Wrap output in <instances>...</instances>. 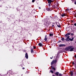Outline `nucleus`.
<instances>
[{"mask_svg": "<svg viewBox=\"0 0 76 76\" xmlns=\"http://www.w3.org/2000/svg\"><path fill=\"white\" fill-rule=\"evenodd\" d=\"M72 46H69L66 47L65 48V50L66 51H68V50H69V51H74L73 50L74 49V48Z\"/></svg>", "mask_w": 76, "mask_h": 76, "instance_id": "1", "label": "nucleus"}, {"mask_svg": "<svg viewBox=\"0 0 76 76\" xmlns=\"http://www.w3.org/2000/svg\"><path fill=\"white\" fill-rule=\"evenodd\" d=\"M67 37L66 39H65V40L66 41H73V39H74V37H72V39H71L70 38V37L69 36H67Z\"/></svg>", "mask_w": 76, "mask_h": 76, "instance_id": "2", "label": "nucleus"}, {"mask_svg": "<svg viewBox=\"0 0 76 76\" xmlns=\"http://www.w3.org/2000/svg\"><path fill=\"white\" fill-rule=\"evenodd\" d=\"M57 63V60H53L52 62H51V66L54 64Z\"/></svg>", "mask_w": 76, "mask_h": 76, "instance_id": "3", "label": "nucleus"}, {"mask_svg": "<svg viewBox=\"0 0 76 76\" xmlns=\"http://www.w3.org/2000/svg\"><path fill=\"white\" fill-rule=\"evenodd\" d=\"M49 22L48 21V20L46 21V24H45V26H48L49 25H50V24Z\"/></svg>", "mask_w": 76, "mask_h": 76, "instance_id": "4", "label": "nucleus"}, {"mask_svg": "<svg viewBox=\"0 0 76 76\" xmlns=\"http://www.w3.org/2000/svg\"><path fill=\"white\" fill-rule=\"evenodd\" d=\"M38 45L40 47H43V46H44V45H42V43L40 42L38 44Z\"/></svg>", "mask_w": 76, "mask_h": 76, "instance_id": "5", "label": "nucleus"}, {"mask_svg": "<svg viewBox=\"0 0 76 76\" xmlns=\"http://www.w3.org/2000/svg\"><path fill=\"white\" fill-rule=\"evenodd\" d=\"M46 10L47 11H51L53 9L51 8H47L46 9Z\"/></svg>", "mask_w": 76, "mask_h": 76, "instance_id": "6", "label": "nucleus"}, {"mask_svg": "<svg viewBox=\"0 0 76 76\" xmlns=\"http://www.w3.org/2000/svg\"><path fill=\"white\" fill-rule=\"evenodd\" d=\"M59 46V47H66V45L64 44H60Z\"/></svg>", "mask_w": 76, "mask_h": 76, "instance_id": "7", "label": "nucleus"}, {"mask_svg": "<svg viewBox=\"0 0 76 76\" xmlns=\"http://www.w3.org/2000/svg\"><path fill=\"white\" fill-rule=\"evenodd\" d=\"M60 57V56H58V55H57L56 56V59L55 60H56V61H57V60H58V58H59Z\"/></svg>", "mask_w": 76, "mask_h": 76, "instance_id": "8", "label": "nucleus"}, {"mask_svg": "<svg viewBox=\"0 0 76 76\" xmlns=\"http://www.w3.org/2000/svg\"><path fill=\"white\" fill-rule=\"evenodd\" d=\"M25 57L27 59L28 58V53H26L25 54Z\"/></svg>", "mask_w": 76, "mask_h": 76, "instance_id": "9", "label": "nucleus"}, {"mask_svg": "<svg viewBox=\"0 0 76 76\" xmlns=\"http://www.w3.org/2000/svg\"><path fill=\"white\" fill-rule=\"evenodd\" d=\"M54 18V21H56V20H57L58 19V17H57L56 16H55Z\"/></svg>", "mask_w": 76, "mask_h": 76, "instance_id": "10", "label": "nucleus"}, {"mask_svg": "<svg viewBox=\"0 0 76 76\" xmlns=\"http://www.w3.org/2000/svg\"><path fill=\"white\" fill-rule=\"evenodd\" d=\"M69 74L71 75V76H73V71H71L69 72Z\"/></svg>", "mask_w": 76, "mask_h": 76, "instance_id": "11", "label": "nucleus"}, {"mask_svg": "<svg viewBox=\"0 0 76 76\" xmlns=\"http://www.w3.org/2000/svg\"><path fill=\"white\" fill-rule=\"evenodd\" d=\"M70 35V33H67L65 35V37H68V36Z\"/></svg>", "mask_w": 76, "mask_h": 76, "instance_id": "12", "label": "nucleus"}, {"mask_svg": "<svg viewBox=\"0 0 76 76\" xmlns=\"http://www.w3.org/2000/svg\"><path fill=\"white\" fill-rule=\"evenodd\" d=\"M56 25H57V26H58V27L59 28L60 27V23H58V24L56 23Z\"/></svg>", "mask_w": 76, "mask_h": 76, "instance_id": "13", "label": "nucleus"}, {"mask_svg": "<svg viewBox=\"0 0 76 76\" xmlns=\"http://www.w3.org/2000/svg\"><path fill=\"white\" fill-rule=\"evenodd\" d=\"M66 16V13H64L61 15L62 17H64V16Z\"/></svg>", "mask_w": 76, "mask_h": 76, "instance_id": "14", "label": "nucleus"}, {"mask_svg": "<svg viewBox=\"0 0 76 76\" xmlns=\"http://www.w3.org/2000/svg\"><path fill=\"white\" fill-rule=\"evenodd\" d=\"M44 40L45 41H47V35H46L45 36V38L44 39Z\"/></svg>", "mask_w": 76, "mask_h": 76, "instance_id": "15", "label": "nucleus"}, {"mask_svg": "<svg viewBox=\"0 0 76 76\" xmlns=\"http://www.w3.org/2000/svg\"><path fill=\"white\" fill-rule=\"evenodd\" d=\"M31 53H34V50H33V49H31Z\"/></svg>", "mask_w": 76, "mask_h": 76, "instance_id": "16", "label": "nucleus"}, {"mask_svg": "<svg viewBox=\"0 0 76 76\" xmlns=\"http://www.w3.org/2000/svg\"><path fill=\"white\" fill-rule=\"evenodd\" d=\"M54 17H51V20H52V21H53V20H54Z\"/></svg>", "mask_w": 76, "mask_h": 76, "instance_id": "17", "label": "nucleus"}, {"mask_svg": "<svg viewBox=\"0 0 76 76\" xmlns=\"http://www.w3.org/2000/svg\"><path fill=\"white\" fill-rule=\"evenodd\" d=\"M51 69H53L54 70H56V68H54V67H53V66H51Z\"/></svg>", "mask_w": 76, "mask_h": 76, "instance_id": "18", "label": "nucleus"}, {"mask_svg": "<svg viewBox=\"0 0 76 76\" xmlns=\"http://www.w3.org/2000/svg\"><path fill=\"white\" fill-rule=\"evenodd\" d=\"M55 74L56 75V76H58V75H59V72H57L55 73Z\"/></svg>", "mask_w": 76, "mask_h": 76, "instance_id": "19", "label": "nucleus"}, {"mask_svg": "<svg viewBox=\"0 0 76 76\" xmlns=\"http://www.w3.org/2000/svg\"><path fill=\"white\" fill-rule=\"evenodd\" d=\"M63 75L61 73L59 74V75H58V76H62Z\"/></svg>", "mask_w": 76, "mask_h": 76, "instance_id": "20", "label": "nucleus"}, {"mask_svg": "<svg viewBox=\"0 0 76 76\" xmlns=\"http://www.w3.org/2000/svg\"><path fill=\"white\" fill-rule=\"evenodd\" d=\"M61 40H62V41H64V37L62 38V39H61Z\"/></svg>", "mask_w": 76, "mask_h": 76, "instance_id": "21", "label": "nucleus"}, {"mask_svg": "<svg viewBox=\"0 0 76 76\" xmlns=\"http://www.w3.org/2000/svg\"><path fill=\"white\" fill-rule=\"evenodd\" d=\"M53 35H54L53 34H50V37H51L52 36H53Z\"/></svg>", "mask_w": 76, "mask_h": 76, "instance_id": "22", "label": "nucleus"}, {"mask_svg": "<svg viewBox=\"0 0 76 76\" xmlns=\"http://www.w3.org/2000/svg\"><path fill=\"white\" fill-rule=\"evenodd\" d=\"M71 36H73L74 35H75V34L72 33L71 34H70Z\"/></svg>", "mask_w": 76, "mask_h": 76, "instance_id": "23", "label": "nucleus"}, {"mask_svg": "<svg viewBox=\"0 0 76 76\" xmlns=\"http://www.w3.org/2000/svg\"><path fill=\"white\" fill-rule=\"evenodd\" d=\"M52 7L53 8H54V9L56 8V6H55V5H52Z\"/></svg>", "mask_w": 76, "mask_h": 76, "instance_id": "24", "label": "nucleus"}, {"mask_svg": "<svg viewBox=\"0 0 76 76\" xmlns=\"http://www.w3.org/2000/svg\"><path fill=\"white\" fill-rule=\"evenodd\" d=\"M50 72H51V73H53V71L52 70H50Z\"/></svg>", "mask_w": 76, "mask_h": 76, "instance_id": "25", "label": "nucleus"}, {"mask_svg": "<svg viewBox=\"0 0 76 76\" xmlns=\"http://www.w3.org/2000/svg\"><path fill=\"white\" fill-rule=\"evenodd\" d=\"M10 76H15V75H12V74H11Z\"/></svg>", "mask_w": 76, "mask_h": 76, "instance_id": "26", "label": "nucleus"}, {"mask_svg": "<svg viewBox=\"0 0 76 76\" xmlns=\"http://www.w3.org/2000/svg\"><path fill=\"white\" fill-rule=\"evenodd\" d=\"M33 48H34V49H36V48H36V47L34 46H33Z\"/></svg>", "mask_w": 76, "mask_h": 76, "instance_id": "27", "label": "nucleus"}, {"mask_svg": "<svg viewBox=\"0 0 76 76\" xmlns=\"http://www.w3.org/2000/svg\"><path fill=\"white\" fill-rule=\"evenodd\" d=\"M66 11H68V12H69V8H67L66 9Z\"/></svg>", "mask_w": 76, "mask_h": 76, "instance_id": "28", "label": "nucleus"}, {"mask_svg": "<svg viewBox=\"0 0 76 76\" xmlns=\"http://www.w3.org/2000/svg\"><path fill=\"white\" fill-rule=\"evenodd\" d=\"M34 1H35V0H32V3H34Z\"/></svg>", "mask_w": 76, "mask_h": 76, "instance_id": "29", "label": "nucleus"}, {"mask_svg": "<svg viewBox=\"0 0 76 76\" xmlns=\"http://www.w3.org/2000/svg\"><path fill=\"white\" fill-rule=\"evenodd\" d=\"M49 3V6H51V5H50L51 3Z\"/></svg>", "mask_w": 76, "mask_h": 76, "instance_id": "30", "label": "nucleus"}, {"mask_svg": "<svg viewBox=\"0 0 76 76\" xmlns=\"http://www.w3.org/2000/svg\"><path fill=\"white\" fill-rule=\"evenodd\" d=\"M25 68H24V67H23V68H22V69H23V70H24V69H25Z\"/></svg>", "mask_w": 76, "mask_h": 76, "instance_id": "31", "label": "nucleus"}, {"mask_svg": "<svg viewBox=\"0 0 76 76\" xmlns=\"http://www.w3.org/2000/svg\"><path fill=\"white\" fill-rule=\"evenodd\" d=\"M74 25L75 26H76V23H75L74 24Z\"/></svg>", "mask_w": 76, "mask_h": 76, "instance_id": "32", "label": "nucleus"}, {"mask_svg": "<svg viewBox=\"0 0 76 76\" xmlns=\"http://www.w3.org/2000/svg\"><path fill=\"white\" fill-rule=\"evenodd\" d=\"M54 25H53L52 26V27H54Z\"/></svg>", "mask_w": 76, "mask_h": 76, "instance_id": "33", "label": "nucleus"}, {"mask_svg": "<svg viewBox=\"0 0 76 76\" xmlns=\"http://www.w3.org/2000/svg\"><path fill=\"white\" fill-rule=\"evenodd\" d=\"M74 4H76V1H75V2H74Z\"/></svg>", "mask_w": 76, "mask_h": 76, "instance_id": "34", "label": "nucleus"}, {"mask_svg": "<svg viewBox=\"0 0 76 76\" xmlns=\"http://www.w3.org/2000/svg\"><path fill=\"white\" fill-rule=\"evenodd\" d=\"M75 58H76V55L75 56Z\"/></svg>", "mask_w": 76, "mask_h": 76, "instance_id": "35", "label": "nucleus"}, {"mask_svg": "<svg viewBox=\"0 0 76 76\" xmlns=\"http://www.w3.org/2000/svg\"><path fill=\"white\" fill-rule=\"evenodd\" d=\"M72 64H75V63H74V62H72Z\"/></svg>", "mask_w": 76, "mask_h": 76, "instance_id": "36", "label": "nucleus"}, {"mask_svg": "<svg viewBox=\"0 0 76 76\" xmlns=\"http://www.w3.org/2000/svg\"><path fill=\"white\" fill-rule=\"evenodd\" d=\"M53 58H53L50 57V58H51V59H52Z\"/></svg>", "mask_w": 76, "mask_h": 76, "instance_id": "37", "label": "nucleus"}, {"mask_svg": "<svg viewBox=\"0 0 76 76\" xmlns=\"http://www.w3.org/2000/svg\"><path fill=\"white\" fill-rule=\"evenodd\" d=\"M61 42V41H58V42Z\"/></svg>", "mask_w": 76, "mask_h": 76, "instance_id": "38", "label": "nucleus"}, {"mask_svg": "<svg viewBox=\"0 0 76 76\" xmlns=\"http://www.w3.org/2000/svg\"><path fill=\"white\" fill-rule=\"evenodd\" d=\"M39 9H41V7H39Z\"/></svg>", "mask_w": 76, "mask_h": 76, "instance_id": "39", "label": "nucleus"}, {"mask_svg": "<svg viewBox=\"0 0 76 76\" xmlns=\"http://www.w3.org/2000/svg\"><path fill=\"white\" fill-rule=\"evenodd\" d=\"M21 67H23V65H21Z\"/></svg>", "mask_w": 76, "mask_h": 76, "instance_id": "40", "label": "nucleus"}, {"mask_svg": "<svg viewBox=\"0 0 76 76\" xmlns=\"http://www.w3.org/2000/svg\"><path fill=\"white\" fill-rule=\"evenodd\" d=\"M75 18H76V15H75Z\"/></svg>", "mask_w": 76, "mask_h": 76, "instance_id": "41", "label": "nucleus"}, {"mask_svg": "<svg viewBox=\"0 0 76 76\" xmlns=\"http://www.w3.org/2000/svg\"><path fill=\"white\" fill-rule=\"evenodd\" d=\"M53 76H56L54 75H53Z\"/></svg>", "mask_w": 76, "mask_h": 76, "instance_id": "42", "label": "nucleus"}, {"mask_svg": "<svg viewBox=\"0 0 76 76\" xmlns=\"http://www.w3.org/2000/svg\"><path fill=\"white\" fill-rule=\"evenodd\" d=\"M59 54H60V53H59Z\"/></svg>", "mask_w": 76, "mask_h": 76, "instance_id": "43", "label": "nucleus"}]
</instances>
